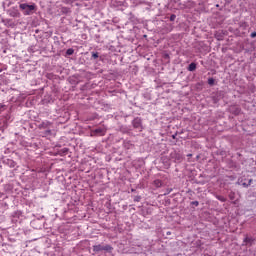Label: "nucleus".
I'll return each instance as SVG.
<instances>
[{"mask_svg": "<svg viewBox=\"0 0 256 256\" xmlns=\"http://www.w3.org/2000/svg\"><path fill=\"white\" fill-rule=\"evenodd\" d=\"M20 9L23 11L24 15H31L35 11V5L20 4Z\"/></svg>", "mask_w": 256, "mask_h": 256, "instance_id": "nucleus-1", "label": "nucleus"}, {"mask_svg": "<svg viewBox=\"0 0 256 256\" xmlns=\"http://www.w3.org/2000/svg\"><path fill=\"white\" fill-rule=\"evenodd\" d=\"M134 127H136V128L141 127V120L140 119H135L134 120Z\"/></svg>", "mask_w": 256, "mask_h": 256, "instance_id": "nucleus-2", "label": "nucleus"}, {"mask_svg": "<svg viewBox=\"0 0 256 256\" xmlns=\"http://www.w3.org/2000/svg\"><path fill=\"white\" fill-rule=\"evenodd\" d=\"M196 65H195V63H191L190 65H189V71H195V69H196Z\"/></svg>", "mask_w": 256, "mask_h": 256, "instance_id": "nucleus-3", "label": "nucleus"}, {"mask_svg": "<svg viewBox=\"0 0 256 256\" xmlns=\"http://www.w3.org/2000/svg\"><path fill=\"white\" fill-rule=\"evenodd\" d=\"M209 85H213L215 83V80L213 78L208 79Z\"/></svg>", "mask_w": 256, "mask_h": 256, "instance_id": "nucleus-4", "label": "nucleus"}, {"mask_svg": "<svg viewBox=\"0 0 256 256\" xmlns=\"http://www.w3.org/2000/svg\"><path fill=\"white\" fill-rule=\"evenodd\" d=\"M242 185H243V187H249V185H251V180H249V182L248 183H242Z\"/></svg>", "mask_w": 256, "mask_h": 256, "instance_id": "nucleus-5", "label": "nucleus"}, {"mask_svg": "<svg viewBox=\"0 0 256 256\" xmlns=\"http://www.w3.org/2000/svg\"><path fill=\"white\" fill-rule=\"evenodd\" d=\"M67 55H73V49H68L67 50Z\"/></svg>", "mask_w": 256, "mask_h": 256, "instance_id": "nucleus-6", "label": "nucleus"}, {"mask_svg": "<svg viewBox=\"0 0 256 256\" xmlns=\"http://www.w3.org/2000/svg\"><path fill=\"white\" fill-rule=\"evenodd\" d=\"M96 133H98V135H103V130L97 129V130H96Z\"/></svg>", "mask_w": 256, "mask_h": 256, "instance_id": "nucleus-7", "label": "nucleus"}, {"mask_svg": "<svg viewBox=\"0 0 256 256\" xmlns=\"http://www.w3.org/2000/svg\"><path fill=\"white\" fill-rule=\"evenodd\" d=\"M94 249H95V251H100L101 247L100 246H96Z\"/></svg>", "mask_w": 256, "mask_h": 256, "instance_id": "nucleus-8", "label": "nucleus"}, {"mask_svg": "<svg viewBox=\"0 0 256 256\" xmlns=\"http://www.w3.org/2000/svg\"><path fill=\"white\" fill-rule=\"evenodd\" d=\"M94 59H97L99 56L97 54H93Z\"/></svg>", "mask_w": 256, "mask_h": 256, "instance_id": "nucleus-9", "label": "nucleus"}, {"mask_svg": "<svg viewBox=\"0 0 256 256\" xmlns=\"http://www.w3.org/2000/svg\"><path fill=\"white\" fill-rule=\"evenodd\" d=\"M251 37H256V32L252 33Z\"/></svg>", "mask_w": 256, "mask_h": 256, "instance_id": "nucleus-10", "label": "nucleus"}, {"mask_svg": "<svg viewBox=\"0 0 256 256\" xmlns=\"http://www.w3.org/2000/svg\"><path fill=\"white\" fill-rule=\"evenodd\" d=\"M173 19H175V16H172V17H171V20H172V21H173Z\"/></svg>", "mask_w": 256, "mask_h": 256, "instance_id": "nucleus-11", "label": "nucleus"}, {"mask_svg": "<svg viewBox=\"0 0 256 256\" xmlns=\"http://www.w3.org/2000/svg\"><path fill=\"white\" fill-rule=\"evenodd\" d=\"M194 205H199V203H198V202H195Z\"/></svg>", "mask_w": 256, "mask_h": 256, "instance_id": "nucleus-12", "label": "nucleus"}]
</instances>
